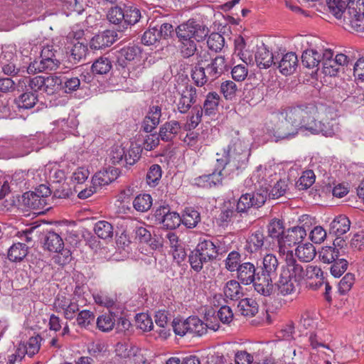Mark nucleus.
Listing matches in <instances>:
<instances>
[{
	"instance_id": "obj_1",
	"label": "nucleus",
	"mask_w": 364,
	"mask_h": 364,
	"mask_svg": "<svg viewBox=\"0 0 364 364\" xmlns=\"http://www.w3.org/2000/svg\"><path fill=\"white\" fill-rule=\"evenodd\" d=\"M180 50L183 58L196 55V64L191 70V78L196 85L203 87L212 84L228 70V60L223 55H212L207 50L197 48L193 39L179 40Z\"/></svg>"
},
{
	"instance_id": "obj_2",
	"label": "nucleus",
	"mask_w": 364,
	"mask_h": 364,
	"mask_svg": "<svg viewBox=\"0 0 364 364\" xmlns=\"http://www.w3.org/2000/svg\"><path fill=\"white\" fill-rule=\"evenodd\" d=\"M226 161L223 164V160L217 159L218 166H223L225 175L236 173L237 175L245 169L250 156V149L248 144H245L240 138H234L224 151Z\"/></svg>"
},
{
	"instance_id": "obj_3",
	"label": "nucleus",
	"mask_w": 364,
	"mask_h": 364,
	"mask_svg": "<svg viewBox=\"0 0 364 364\" xmlns=\"http://www.w3.org/2000/svg\"><path fill=\"white\" fill-rule=\"evenodd\" d=\"M299 110H291L285 112L275 113L272 116L274 127L268 129L274 137L275 141L290 139L294 138L300 130L299 119L301 115Z\"/></svg>"
},
{
	"instance_id": "obj_4",
	"label": "nucleus",
	"mask_w": 364,
	"mask_h": 364,
	"mask_svg": "<svg viewBox=\"0 0 364 364\" xmlns=\"http://www.w3.org/2000/svg\"><path fill=\"white\" fill-rule=\"evenodd\" d=\"M282 267L279 279L277 283L279 293L282 296L291 294L296 291V286L305 275L303 267L296 260L284 261Z\"/></svg>"
},
{
	"instance_id": "obj_5",
	"label": "nucleus",
	"mask_w": 364,
	"mask_h": 364,
	"mask_svg": "<svg viewBox=\"0 0 364 364\" xmlns=\"http://www.w3.org/2000/svg\"><path fill=\"white\" fill-rule=\"evenodd\" d=\"M333 51L330 48L322 50V70L326 75L335 77L342 71L348 70V66H352L353 63L350 58L343 53L337 54L333 57Z\"/></svg>"
},
{
	"instance_id": "obj_6",
	"label": "nucleus",
	"mask_w": 364,
	"mask_h": 364,
	"mask_svg": "<svg viewBox=\"0 0 364 364\" xmlns=\"http://www.w3.org/2000/svg\"><path fill=\"white\" fill-rule=\"evenodd\" d=\"M306 236V230L301 226H296L285 231L283 238L280 239L279 250H278V252L284 261H289V259L296 260L291 247L301 242Z\"/></svg>"
},
{
	"instance_id": "obj_7",
	"label": "nucleus",
	"mask_w": 364,
	"mask_h": 364,
	"mask_svg": "<svg viewBox=\"0 0 364 364\" xmlns=\"http://www.w3.org/2000/svg\"><path fill=\"white\" fill-rule=\"evenodd\" d=\"M209 29L207 26L193 19H189L176 28V34L179 40L193 38L200 42L207 37Z\"/></svg>"
},
{
	"instance_id": "obj_8",
	"label": "nucleus",
	"mask_w": 364,
	"mask_h": 364,
	"mask_svg": "<svg viewBox=\"0 0 364 364\" xmlns=\"http://www.w3.org/2000/svg\"><path fill=\"white\" fill-rule=\"evenodd\" d=\"M291 110L299 109L300 117L299 119V127L311 132L310 127H315L316 124V117L318 114V108L314 104L301 105L290 109Z\"/></svg>"
},
{
	"instance_id": "obj_9",
	"label": "nucleus",
	"mask_w": 364,
	"mask_h": 364,
	"mask_svg": "<svg viewBox=\"0 0 364 364\" xmlns=\"http://www.w3.org/2000/svg\"><path fill=\"white\" fill-rule=\"evenodd\" d=\"M267 196L262 193H251L242 194L237 203V212L239 213H246L251 208H259L266 201Z\"/></svg>"
},
{
	"instance_id": "obj_10",
	"label": "nucleus",
	"mask_w": 364,
	"mask_h": 364,
	"mask_svg": "<svg viewBox=\"0 0 364 364\" xmlns=\"http://www.w3.org/2000/svg\"><path fill=\"white\" fill-rule=\"evenodd\" d=\"M179 98L176 102L178 111L181 114L187 113L197 100V89L191 85H186L178 92Z\"/></svg>"
},
{
	"instance_id": "obj_11",
	"label": "nucleus",
	"mask_w": 364,
	"mask_h": 364,
	"mask_svg": "<svg viewBox=\"0 0 364 364\" xmlns=\"http://www.w3.org/2000/svg\"><path fill=\"white\" fill-rule=\"evenodd\" d=\"M64 243L61 237L56 232L50 231L44 237V247L50 252H61L66 258L70 255V251L63 250Z\"/></svg>"
},
{
	"instance_id": "obj_12",
	"label": "nucleus",
	"mask_w": 364,
	"mask_h": 364,
	"mask_svg": "<svg viewBox=\"0 0 364 364\" xmlns=\"http://www.w3.org/2000/svg\"><path fill=\"white\" fill-rule=\"evenodd\" d=\"M272 277L263 272L257 273L252 282L255 291L264 296H270L274 291Z\"/></svg>"
},
{
	"instance_id": "obj_13",
	"label": "nucleus",
	"mask_w": 364,
	"mask_h": 364,
	"mask_svg": "<svg viewBox=\"0 0 364 364\" xmlns=\"http://www.w3.org/2000/svg\"><path fill=\"white\" fill-rule=\"evenodd\" d=\"M344 24L358 32L364 31V14H359L353 7H349L343 18Z\"/></svg>"
},
{
	"instance_id": "obj_14",
	"label": "nucleus",
	"mask_w": 364,
	"mask_h": 364,
	"mask_svg": "<svg viewBox=\"0 0 364 364\" xmlns=\"http://www.w3.org/2000/svg\"><path fill=\"white\" fill-rule=\"evenodd\" d=\"M59 60L57 59L41 58L40 60H35L30 63L26 68L28 74H34L36 73L49 72L57 69L59 65Z\"/></svg>"
},
{
	"instance_id": "obj_15",
	"label": "nucleus",
	"mask_w": 364,
	"mask_h": 364,
	"mask_svg": "<svg viewBox=\"0 0 364 364\" xmlns=\"http://www.w3.org/2000/svg\"><path fill=\"white\" fill-rule=\"evenodd\" d=\"M256 275L255 264L249 262L242 263L237 270V278L244 285L252 284L255 281Z\"/></svg>"
},
{
	"instance_id": "obj_16",
	"label": "nucleus",
	"mask_w": 364,
	"mask_h": 364,
	"mask_svg": "<svg viewBox=\"0 0 364 364\" xmlns=\"http://www.w3.org/2000/svg\"><path fill=\"white\" fill-rule=\"evenodd\" d=\"M278 64V68L282 74L291 75L298 66L297 55L293 52L287 53L282 56Z\"/></svg>"
},
{
	"instance_id": "obj_17",
	"label": "nucleus",
	"mask_w": 364,
	"mask_h": 364,
	"mask_svg": "<svg viewBox=\"0 0 364 364\" xmlns=\"http://www.w3.org/2000/svg\"><path fill=\"white\" fill-rule=\"evenodd\" d=\"M115 39L112 32L106 31L97 35H95L90 42V47L92 50H102L111 46Z\"/></svg>"
},
{
	"instance_id": "obj_18",
	"label": "nucleus",
	"mask_w": 364,
	"mask_h": 364,
	"mask_svg": "<svg viewBox=\"0 0 364 364\" xmlns=\"http://www.w3.org/2000/svg\"><path fill=\"white\" fill-rule=\"evenodd\" d=\"M225 174L223 167L215 170L212 173L203 175L196 178V183L203 188H211L222 183L223 176Z\"/></svg>"
},
{
	"instance_id": "obj_19",
	"label": "nucleus",
	"mask_w": 364,
	"mask_h": 364,
	"mask_svg": "<svg viewBox=\"0 0 364 364\" xmlns=\"http://www.w3.org/2000/svg\"><path fill=\"white\" fill-rule=\"evenodd\" d=\"M162 215L161 223L166 229L174 230L180 225L181 217L176 212H171L168 206L161 205V215Z\"/></svg>"
},
{
	"instance_id": "obj_20",
	"label": "nucleus",
	"mask_w": 364,
	"mask_h": 364,
	"mask_svg": "<svg viewBox=\"0 0 364 364\" xmlns=\"http://www.w3.org/2000/svg\"><path fill=\"white\" fill-rule=\"evenodd\" d=\"M196 249L200 253L204 259L208 261L213 260L218 255V248L210 240H200Z\"/></svg>"
},
{
	"instance_id": "obj_21",
	"label": "nucleus",
	"mask_w": 364,
	"mask_h": 364,
	"mask_svg": "<svg viewBox=\"0 0 364 364\" xmlns=\"http://www.w3.org/2000/svg\"><path fill=\"white\" fill-rule=\"evenodd\" d=\"M159 124V108L153 105L142 122L141 129L145 132H152L156 129Z\"/></svg>"
},
{
	"instance_id": "obj_22",
	"label": "nucleus",
	"mask_w": 364,
	"mask_h": 364,
	"mask_svg": "<svg viewBox=\"0 0 364 364\" xmlns=\"http://www.w3.org/2000/svg\"><path fill=\"white\" fill-rule=\"evenodd\" d=\"M119 4L123 5L124 10V24L134 25L138 23L141 17L140 10L130 2L120 1Z\"/></svg>"
},
{
	"instance_id": "obj_23",
	"label": "nucleus",
	"mask_w": 364,
	"mask_h": 364,
	"mask_svg": "<svg viewBox=\"0 0 364 364\" xmlns=\"http://www.w3.org/2000/svg\"><path fill=\"white\" fill-rule=\"evenodd\" d=\"M350 221L345 215L336 217L330 224V233L338 237L343 235L349 231Z\"/></svg>"
},
{
	"instance_id": "obj_24",
	"label": "nucleus",
	"mask_w": 364,
	"mask_h": 364,
	"mask_svg": "<svg viewBox=\"0 0 364 364\" xmlns=\"http://www.w3.org/2000/svg\"><path fill=\"white\" fill-rule=\"evenodd\" d=\"M38 95L33 92H25L14 100L18 111L30 109L34 107L38 102Z\"/></svg>"
},
{
	"instance_id": "obj_25",
	"label": "nucleus",
	"mask_w": 364,
	"mask_h": 364,
	"mask_svg": "<svg viewBox=\"0 0 364 364\" xmlns=\"http://www.w3.org/2000/svg\"><path fill=\"white\" fill-rule=\"evenodd\" d=\"M311 133L314 134H322L326 136H333L338 132V124L335 120L319 121L317 122L315 127H310Z\"/></svg>"
},
{
	"instance_id": "obj_26",
	"label": "nucleus",
	"mask_w": 364,
	"mask_h": 364,
	"mask_svg": "<svg viewBox=\"0 0 364 364\" xmlns=\"http://www.w3.org/2000/svg\"><path fill=\"white\" fill-rule=\"evenodd\" d=\"M265 237L261 230L253 232L247 239L245 250L250 253L259 251L264 245Z\"/></svg>"
},
{
	"instance_id": "obj_27",
	"label": "nucleus",
	"mask_w": 364,
	"mask_h": 364,
	"mask_svg": "<svg viewBox=\"0 0 364 364\" xmlns=\"http://www.w3.org/2000/svg\"><path fill=\"white\" fill-rule=\"evenodd\" d=\"M188 333L192 336H202L207 333L208 325L196 316L188 317L185 324Z\"/></svg>"
},
{
	"instance_id": "obj_28",
	"label": "nucleus",
	"mask_w": 364,
	"mask_h": 364,
	"mask_svg": "<svg viewBox=\"0 0 364 364\" xmlns=\"http://www.w3.org/2000/svg\"><path fill=\"white\" fill-rule=\"evenodd\" d=\"M255 61L260 68H267L273 63L275 64L272 53L264 45L258 47L255 53Z\"/></svg>"
},
{
	"instance_id": "obj_29",
	"label": "nucleus",
	"mask_w": 364,
	"mask_h": 364,
	"mask_svg": "<svg viewBox=\"0 0 364 364\" xmlns=\"http://www.w3.org/2000/svg\"><path fill=\"white\" fill-rule=\"evenodd\" d=\"M322 50H306L301 56L302 64L308 68H318L321 65Z\"/></svg>"
},
{
	"instance_id": "obj_30",
	"label": "nucleus",
	"mask_w": 364,
	"mask_h": 364,
	"mask_svg": "<svg viewBox=\"0 0 364 364\" xmlns=\"http://www.w3.org/2000/svg\"><path fill=\"white\" fill-rule=\"evenodd\" d=\"M350 0H326L329 11L338 19L345 16L348 12Z\"/></svg>"
},
{
	"instance_id": "obj_31",
	"label": "nucleus",
	"mask_w": 364,
	"mask_h": 364,
	"mask_svg": "<svg viewBox=\"0 0 364 364\" xmlns=\"http://www.w3.org/2000/svg\"><path fill=\"white\" fill-rule=\"evenodd\" d=\"M223 293L227 299L232 301L239 300L244 296L240 282L235 279H231L225 284Z\"/></svg>"
},
{
	"instance_id": "obj_32",
	"label": "nucleus",
	"mask_w": 364,
	"mask_h": 364,
	"mask_svg": "<svg viewBox=\"0 0 364 364\" xmlns=\"http://www.w3.org/2000/svg\"><path fill=\"white\" fill-rule=\"evenodd\" d=\"M237 309L238 311L245 316H254L258 312V304L253 299L241 298Z\"/></svg>"
},
{
	"instance_id": "obj_33",
	"label": "nucleus",
	"mask_w": 364,
	"mask_h": 364,
	"mask_svg": "<svg viewBox=\"0 0 364 364\" xmlns=\"http://www.w3.org/2000/svg\"><path fill=\"white\" fill-rule=\"evenodd\" d=\"M268 236L277 242L278 250H279L280 239L283 238L284 234V223L281 220L273 219L267 225Z\"/></svg>"
},
{
	"instance_id": "obj_34",
	"label": "nucleus",
	"mask_w": 364,
	"mask_h": 364,
	"mask_svg": "<svg viewBox=\"0 0 364 364\" xmlns=\"http://www.w3.org/2000/svg\"><path fill=\"white\" fill-rule=\"evenodd\" d=\"M220 100V95L215 92H209L206 95L202 107L205 115L215 114Z\"/></svg>"
},
{
	"instance_id": "obj_35",
	"label": "nucleus",
	"mask_w": 364,
	"mask_h": 364,
	"mask_svg": "<svg viewBox=\"0 0 364 364\" xmlns=\"http://www.w3.org/2000/svg\"><path fill=\"white\" fill-rule=\"evenodd\" d=\"M200 221V215L193 208L188 207L183 210L181 223L188 228H195Z\"/></svg>"
},
{
	"instance_id": "obj_36",
	"label": "nucleus",
	"mask_w": 364,
	"mask_h": 364,
	"mask_svg": "<svg viewBox=\"0 0 364 364\" xmlns=\"http://www.w3.org/2000/svg\"><path fill=\"white\" fill-rule=\"evenodd\" d=\"M295 254L300 261L309 262L315 257L316 252L312 244L305 243L296 247Z\"/></svg>"
},
{
	"instance_id": "obj_37",
	"label": "nucleus",
	"mask_w": 364,
	"mask_h": 364,
	"mask_svg": "<svg viewBox=\"0 0 364 364\" xmlns=\"http://www.w3.org/2000/svg\"><path fill=\"white\" fill-rule=\"evenodd\" d=\"M28 254V247L22 242L14 243L8 252L10 261L17 262L23 260Z\"/></svg>"
},
{
	"instance_id": "obj_38",
	"label": "nucleus",
	"mask_w": 364,
	"mask_h": 364,
	"mask_svg": "<svg viewBox=\"0 0 364 364\" xmlns=\"http://www.w3.org/2000/svg\"><path fill=\"white\" fill-rule=\"evenodd\" d=\"M24 204L32 209H42L46 204V199L36 192H27L23 196Z\"/></svg>"
},
{
	"instance_id": "obj_39",
	"label": "nucleus",
	"mask_w": 364,
	"mask_h": 364,
	"mask_svg": "<svg viewBox=\"0 0 364 364\" xmlns=\"http://www.w3.org/2000/svg\"><path fill=\"white\" fill-rule=\"evenodd\" d=\"M180 128V124L177 121L173 120L166 122L161 127V139L164 141H171L175 137Z\"/></svg>"
},
{
	"instance_id": "obj_40",
	"label": "nucleus",
	"mask_w": 364,
	"mask_h": 364,
	"mask_svg": "<svg viewBox=\"0 0 364 364\" xmlns=\"http://www.w3.org/2000/svg\"><path fill=\"white\" fill-rule=\"evenodd\" d=\"M87 51V46L80 42L75 43L70 50L69 61L73 64L80 62L85 58Z\"/></svg>"
},
{
	"instance_id": "obj_41",
	"label": "nucleus",
	"mask_w": 364,
	"mask_h": 364,
	"mask_svg": "<svg viewBox=\"0 0 364 364\" xmlns=\"http://www.w3.org/2000/svg\"><path fill=\"white\" fill-rule=\"evenodd\" d=\"M203 110L201 106L195 105L192 107L188 116L186 128L188 130L194 129L201 122Z\"/></svg>"
},
{
	"instance_id": "obj_42",
	"label": "nucleus",
	"mask_w": 364,
	"mask_h": 364,
	"mask_svg": "<svg viewBox=\"0 0 364 364\" xmlns=\"http://www.w3.org/2000/svg\"><path fill=\"white\" fill-rule=\"evenodd\" d=\"M158 23L152 21L149 25V29L144 32L141 41L144 45L152 46L158 43L159 30L157 28Z\"/></svg>"
},
{
	"instance_id": "obj_43",
	"label": "nucleus",
	"mask_w": 364,
	"mask_h": 364,
	"mask_svg": "<svg viewBox=\"0 0 364 364\" xmlns=\"http://www.w3.org/2000/svg\"><path fill=\"white\" fill-rule=\"evenodd\" d=\"M94 231L100 238L103 240L112 238L113 236V227L105 220H100L96 223Z\"/></svg>"
},
{
	"instance_id": "obj_44",
	"label": "nucleus",
	"mask_w": 364,
	"mask_h": 364,
	"mask_svg": "<svg viewBox=\"0 0 364 364\" xmlns=\"http://www.w3.org/2000/svg\"><path fill=\"white\" fill-rule=\"evenodd\" d=\"M262 272L274 276L278 268L279 262L277 257L272 254H267L263 258Z\"/></svg>"
},
{
	"instance_id": "obj_45",
	"label": "nucleus",
	"mask_w": 364,
	"mask_h": 364,
	"mask_svg": "<svg viewBox=\"0 0 364 364\" xmlns=\"http://www.w3.org/2000/svg\"><path fill=\"white\" fill-rule=\"evenodd\" d=\"M126 157V150L120 145H114L111 148L109 154V162L113 165L119 164H125L124 158Z\"/></svg>"
},
{
	"instance_id": "obj_46",
	"label": "nucleus",
	"mask_w": 364,
	"mask_h": 364,
	"mask_svg": "<svg viewBox=\"0 0 364 364\" xmlns=\"http://www.w3.org/2000/svg\"><path fill=\"white\" fill-rule=\"evenodd\" d=\"M152 205V198L149 194H140L134 201L133 206L139 212L147 211Z\"/></svg>"
},
{
	"instance_id": "obj_47",
	"label": "nucleus",
	"mask_w": 364,
	"mask_h": 364,
	"mask_svg": "<svg viewBox=\"0 0 364 364\" xmlns=\"http://www.w3.org/2000/svg\"><path fill=\"white\" fill-rule=\"evenodd\" d=\"M315 178L316 176L313 171H305L296 182V187L300 191L306 190L314 183Z\"/></svg>"
},
{
	"instance_id": "obj_48",
	"label": "nucleus",
	"mask_w": 364,
	"mask_h": 364,
	"mask_svg": "<svg viewBox=\"0 0 364 364\" xmlns=\"http://www.w3.org/2000/svg\"><path fill=\"white\" fill-rule=\"evenodd\" d=\"M107 18L113 24L124 23V10L123 5L118 4L115 6L112 7L108 11Z\"/></svg>"
},
{
	"instance_id": "obj_49",
	"label": "nucleus",
	"mask_w": 364,
	"mask_h": 364,
	"mask_svg": "<svg viewBox=\"0 0 364 364\" xmlns=\"http://www.w3.org/2000/svg\"><path fill=\"white\" fill-rule=\"evenodd\" d=\"M112 63L109 58L100 57L97 59L92 65L93 73L98 75L107 74L112 68Z\"/></svg>"
},
{
	"instance_id": "obj_50",
	"label": "nucleus",
	"mask_w": 364,
	"mask_h": 364,
	"mask_svg": "<svg viewBox=\"0 0 364 364\" xmlns=\"http://www.w3.org/2000/svg\"><path fill=\"white\" fill-rule=\"evenodd\" d=\"M339 250L334 247L326 246L319 252V257L324 263H332L338 259Z\"/></svg>"
},
{
	"instance_id": "obj_51",
	"label": "nucleus",
	"mask_w": 364,
	"mask_h": 364,
	"mask_svg": "<svg viewBox=\"0 0 364 364\" xmlns=\"http://www.w3.org/2000/svg\"><path fill=\"white\" fill-rule=\"evenodd\" d=\"M141 53V50L139 46H129L120 50L119 59L122 60L124 58L128 61L135 60L140 57Z\"/></svg>"
},
{
	"instance_id": "obj_52",
	"label": "nucleus",
	"mask_w": 364,
	"mask_h": 364,
	"mask_svg": "<svg viewBox=\"0 0 364 364\" xmlns=\"http://www.w3.org/2000/svg\"><path fill=\"white\" fill-rule=\"evenodd\" d=\"M113 181H114V176H110L109 171L104 170L99 171L93 176L92 183L94 186L101 187L108 185Z\"/></svg>"
},
{
	"instance_id": "obj_53",
	"label": "nucleus",
	"mask_w": 364,
	"mask_h": 364,
	"mask_svg": "<svg viewBox=\"0 0 364 364\" xmlns=\"http://www.w3.org/2000/svg\"><path fill=\"white\" fill-rule=\"evenodd\" d=\"M225 39L223 36L218 33H212L208 38L207 45L210 50L219 52L224 46Z\"/></svg>"
},
{
	"instance_id": "obj_54",
	"label": "nucleus",
	"mask_w": 364,
	"mask_h": 364,
	"mask_svg": "<svg viewBox=\"0 0 364 364\" xmlns=\"http://www.w3.org/2000/svg\"><path fill=\"white\" fill-rule=\"evenodd\" d=\"M236 210L232 209H226L223 210L218 217L220 225L228 226L230 223H234L235 221H239V215Z\"/></svg>"
},
{
	"instance_id": "obj_55",
	"label": "nucleus",
	"mask_w": 364,
	"mask_h": 364,
	"mask_svg": "<svg viewBox=\"0 0 364 364\" xmlns=\"http://www.w3.org/2000/svg\"><path fill=\"white\" fill-rule=\"evenodd\" d=\"M0 58H2L1 56ZM0 60L2 65V70L7 75L24 76V74L27 73L26 67L17 68L13 62L6 63L1 59Z\"/></svg>"
},
{
	"instance_id": "obj_56",
	"label": "nucleus",
	"mask_w": 364,
	"mask_h": 364,
	"mask_svg": "<svg viewBox=\"0 0 364 364\" xmlns=\"http://www.w3.org/2000/svg\"><path fill=\"white\" fill-rule=\"evenodd\" d=\"M95 315L89 310H82L78 312L76 317V323L81 328H86L94 321Z\"/></svg>"
},
{
	"instance_id": "obj_57",
	"label": "nucleus",
	"mask_w": 364,
	"mask_h": 364,
	"mask_svg": "<svg viewBox=\"0 0 364 364\" xmlns=\"http://www.w3.org/2000/svg\"><path fill=\"white\" fill-rule=\"evenodd\" d=\"M241 255L238 252H230L225 260V268L230 272H235L239 269Z\"/></svg>"
},
{
	"instance_id": "obj_58",
	"label": "nucleus",
	"mask_w": 364,
	"mask_h": 364,
	"mask_svg": "<svg viewBox=\"0 0 364 364\" xmlns=\"http://www.w3.org/2000/svg\"><path fill=\"white\" fill-rule=\"evenodd\" d=\"M237 91V85L232 80H226L220 85V92L226 100H232L235 97Z\"/></svg>"
},
{
	"instance_id": "obj_59",
	"label": "nucleus",
	"mask_w": 364,
	"mask_h": 364,
	"mask_svg": "<svg viewBox=\"0 0 364 364\" xmlns=\"http://www.w3.org/2000/svg\"><path fill=\"white\" fill-rule=\"evenodd\" d=\"M188 257L191 268L198 272L203 269L204 263L209 262L207 259H204L203 257L196 249L191 252Z\"/></svg>"
},
{
	"instance_id": "obj_60",
	"label": "nucleus",
	"mask_w": 364,
	"mask_h": 364,
	"mask_svg": "<svg viewBox=\"0 0 364 364\" xmlns=\"http://www.w3.org/2000/svg\"><path fill=\"white\" fill-rule=\"evenodd\" d=\"M87 351L91 358H98L103 355L104 353L107 351V346L102 341H94L88 344Z\"/></svg>"
},
{
	"instance_id": "obj_61",
	"label": "nucleus",
	"mask_w": 364,
	"mask_h": 364,
	"mask_svg": "<svg viewBox=\"0 0 364 364\" xmlns=\"http://www.w3.org/2000/svg\"><path fill=\"white\" fill-rule=\"evenodd\" d=\"M41 338L39 336L31 337L29 338L26 345H22V348H25V353L30 357L37 353L40 349V341Z\"/></svg>"
},
{
	"instance_id": "obj_62",
	"label": "nucleus",
	"mask_w": 364,
	"mask_h": 364,
	"mask_svg": "<svg viewBox=\"0 0 364 364\" xmlns=\"http://www.w3.org/2000/svg\"><path fill=\"white\" fill-rule=\"evenodd\" d=\"M332 263L330 271L334 277H340L347 269L348 262L345 259L338 258Z\"/></svg>"
},
{
	"instance_id": "obj_63",
	"label": "nucleus",
	"mask_w": 364,
	"mask_h": 364,
	"mask_svg": "<svg viewBox=\"0 0 364 364\" xmlns=\"http://www.w3.org/2000/svg\"><path fill=\"white\" fill-rule=\"evenodd\" d=\"M63 79L57 75H50L45 77L44 91L48 93H53L56 87L61 86Z\"/></svg>"
},
{
	"instance_id": "obj_64",
	"label": "nucleus",
	"mask_w": 364,
	"mask_h": 364,
	"mask_svg": "<svg viewBox=\"0 0 364 364\" xmlns=\"http://www.w3.org/2000/svg\"><path fill=\"white\" fill-rule=\"evenodd\" d=\"M97 326L102 331H109L114 326V321L111 315H102L97 318Z\"/></svg>"
}]
</instances>
